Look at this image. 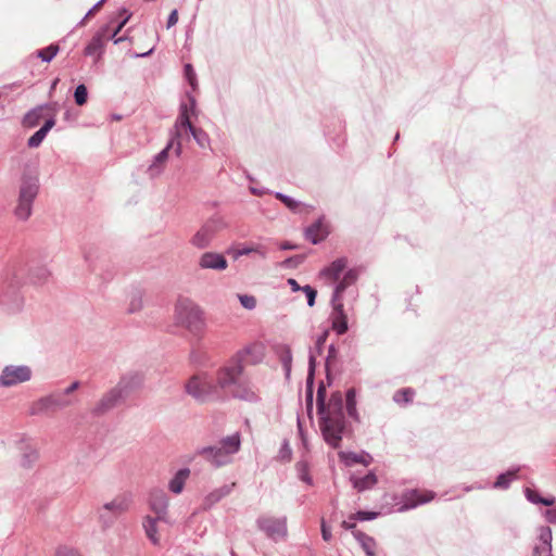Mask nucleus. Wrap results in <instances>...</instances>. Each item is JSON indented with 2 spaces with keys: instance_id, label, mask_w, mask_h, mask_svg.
I'll list each match as a JSON object with an SVG mask.
<instances>
[{
  "instance_id": "1",
  "label": "nucleus",
  "mask_w": 556,
  "mask_h": 556,
  "mask_svg": "<svg viewBox=\"0 0 556 556\" xmlns=\"http://www.w3.org/2000/svg\"><path fill=\"white\" fill-rule=\"evenodd\" d=\"M316 404L319 428L324 440L332 448L340 447L342 437L348 427L343 412L342 393L339 391L333 392L328 403H326V388L324 383H320L317 389Z\"/></svg>"
},
{
  "instance_id": "2",
  "label": "nucleus",
  "mask_w": 556,
  "mask_h": 556,
  "mask_svg": "<svg viewBox=\"0 0 556 556\" xmlns=\"http://www.w3.org/2000/svg\"><path fill=\"white\" fill-rule=\"evenodd\" d=\"M239 356H231L213 376L217 389L223 397L229 393L233 399L255 403L260 400L258 392L254 384L243 375L244 365L238 359Z\"/></svg>"
},
{
  "instance_id": "3",
  "label": "nucleus",
  "mask_w": 556,
  "mask_h": 556,
  "mask_svg": "<svg viewBox=\"0 0 556 556\" xmlns=\"http://www.w3.org/2000/svg\"><path fill=\"white\" fill-rule=\"evenodd\" d=\"M23 274L9 268L2 276L0 282V306L8 314H16L24 306V296L21 293Z\"/></svg>"
},
{
  "instance_id": "4",
  "label": "nucleus",
  "mask_w": 556,
  "mask_h": 556,
  "mask_svg": "<svg viewBox=\"0 0 556 556\" xmlns=\"http://www.w3.org/2000/svg\"><path fill=\"white\" fill-rule=\"evenodd\" d=\"M174 320L192 334H200L205 327L202 308L189 298H179L175 304Z\"/></svg>"
},
{
  "instance_id": "5",
  "label": "nucleus",
  "mask_w": 556,
  "mask_h": 556,
  "mask_svg": "<svg viewBox=\"0 0 556 556\" xmlns=\"http://www.w3.org/2000/svg\"><path fill=\"white\" fill-rule=\"evenodd\" d=\"M241 446V437L238 432L228 435L220 440L219 445L204 446L197 451V454L202 456L214 467L218 468L231 462L233 454L239 452Z\"/></svg>"
},
{
  "instance_id": "6",
  "label": "nucleus",
  "mask_w": 556,
  "mask_h": 556,
  "mask_svg": "<svg viewBox=\"0 0 556 556\" xmlns=\"http://www.w3.org/2000/svg\"><path fill=\"white\" fill-rule=\"evenodd\" d=\"M132 504V495L130 493H121L113 497L110 502L98 507L97 516L101 529L111 528L116 520L126 514Z\"/></svg>"
},
{
  "instance_id": "7",
  "label": "nucleus",
  "mask_w": 556,
  "mask_h": 556,
  "mask_svg": "<svg viewBox=\"0 0 556 556\" xmlns=\"http://www.w3.org/2000/svg\"><path fill=\"white\" fill-rule=\"evenodd\" d=\"M185 391L201 403L222 399L215 379L208 372L192 376L185 384Z\"/></svg>"
},
{
  "instance_id": "8",
  "label": "nucleus",
  "mask_w": 556,
  "mask_h": 556,
  "mask_svg": "<svg viewBox=\"0 0 556 556\" xmlns=\"http://www.w3.org/2000/svg\"><path fill=\"white\" fill-rule=\"evenodd\" d=\"M39 192V179L34 175L24 174L18 189L17 204L14 215L20 220H27L33 212V204Z\"/></svg>"
},
{
  "instance_id": "9",
  "label": "nucleus",
  "mask_w": 556,
  "mask_h": 556,
  "mask_svg": "<svg viewBox=\"0 0 556 556\" xmlns=\"http://www.w3.org/2000/svg\"><path fill=\"white\" fill-rule=\"evenodd\" d=\"M227 227L228 223L225 217L220 214H214L193 235L190 243L197 249H205L210 247L215 236Z\"/></svg>"
},
{
  "instance_id": "10",
  "label": "nucleus",
  "mask_w": 556,
  "mask_h": 556,
  "mask_svg": "<svg viewBox=\"0 0 556 556\" xmlns=\"http://www.w3.org/2000/svg\"><path fill=\"white\" fill-rule=\"evenodd\" d=\"M170 150L174 151L176 156H180L182 153V142H180L178 134L170 135L165 148L152 159L146 170L150 179H155L164 173Z\"/></svg>"
},
{
  "instance_id": "11",
  "label": "nucleus",
  "mask_w": 556,
  "mask_h": 556,
  "mask_svg": "<svg viewBox=\"0 0 556 556\" xmlns=\"http://www.w3.org/2000/svg\"><path fill=\"white\" fill-rule=\"evenodd\" d=\"M182 131H189L200 148H207L210 146L208 135L200 129L192 126L189 116V108L187 104L180 105L179 116L175 123L174 128L170 130V135H179V140L181 141Z\"/></svg>"
},
{
  "instance_id": "12",
  "label": "nucleus",
  "mask_w": 556,
  "mask_h": 556,
  "mask_svg": "<svg viewBox=\"0 0 556 556\" xmlns=\"http://www.w3.org/2000/svg\"><path fill=\"white\" fill-rule=\"evenodd\" d=\"M74 404L71 397H67L62 391L50 393L33 403L30 413L33 415L46 414L63 409Z\"/></svg>"
},
{
  "instance_id": "13",
  "label": "nucleus",
  "mask_w": 556,
  "mask_h": 556,
  "mask_svg": "<svg viewBox=\"0 0 556 556\" xmlns=\"http://www.w3.org/2000/svg\"><path fill=\"white\" fill-rule=\"evenodd\" d=\"M329 336V329L326 328L318 336L314 348L309 349L308 354V376H307V390H306V408L307 412L311 413L313 409V390H312V381L316 367V357L321 354L324 345Z\"/></svg>"
},
{
  "instance_id": "14",
  "label": "nucleus",
  "mask_w": 556,
  "mask_h": 556,
  "mask_svg": "<svg viewBox=\"0 0 556 556\" xmlns=\"http://www.w3.org/2000/svg\"><path fill=\"white\" fill-rule=\"evenodd\" d=\"M33 371L27 365H8L0 374V387L11 388L31 379Z\"/></svg>"
},
{
  "instance_id": "15",
  "label": "nucleus",
  "mask_w": 556,
  "mask_h": 556,
  "mask_svg": "<svg viewBox=\"0 0 556 556\" xmlns=\"http://www.w3.org/2000/svg\"><path fill=\"white\" fill-rule=\"evenodd\" d=\"M143 382L144 377L142 374L130 371L123 375L114 388L119 391L122 397L126 400L131 394L139 391L142 388Z\"/></svg>"
},
{
  "instance_id": "16",
  "label": "nucleus",
  "mask_w": 556,
  "mask_h": 556,
  "mask_svg": "<svg viewBox=\"0 0 556 556\" xmlns=\"http://www.w3.org/2000/svg\"><path fill=\"white\" fill-rule=\"evenodd\" d=\"M124 401L125 400L122 397L119 391L113 387L102 394V396L92 407L91 414L97 417L103 416L117 407Z\"/></svg>"
},
{
  "instance_id": "17",
  "label": "nucleus",
  "mask_w": 556,
  "mask_h": 556,
  "mask_svg": "<svg viewBox=\"0 0 556 556\" xmlns=\"http://www.w3.org/2000/svg\"><path fill=\"white\" fill-rule=\"evenodd\" d=\"M258 528L267 536L277 540L287 535V518L261 517L257 519Z\"/></svg>"
},
{
  "instance_id": "18",
  "label": "nucleus",
  "mask_w": 556,
  "mask_h": 556,
  "mask_svg": "<svg viewBox=\"0 0 556 556\" xmlns=\"http://www.w3.org/2000/svg\"><path fill=\"white\" fill-rule=\"evenodd\" d=\"M434 497L433 492H425L421 493L418 490H410L402 495V503L399 507V511H405L408 509H413L418 505L426 504L430 502Z\"/></svg>"
},
{
  "instance_id": "19",
  "label": "nucleus",
  "mask_w": 556,
  "mask_h": 556,
  "mask_svg": "<svg viewBox=\"0 0 556 556\" xmlns=\"http://www.w3.org/2000/svg\"><path fill=\"white\" fill-rule=\"evenodd\" d=\"M265 355V348L262 343L254 342L239 350L233 356H239L238 359L241 364H258Z\"/></svg>"
},
{
  "instance_id": "20",
  "label": "nucleus",
  "mask_w": 556,
  "mask_h": 556,
  "mask_svg": "<svg viewBox=\"0 0 556 556\" xmlns=\"http://www.w3.org/2000/svg\"><path fill=\"white\" fill-rule=\"evenodd\" d=\"M552 529L547 526L538 528V542L533 547V556H553L552 555Z\"/></svg>"
},
{
  "instance_id": "21",
  "label": "nucleus",
  "mask_w": 556,
  "mask_h": 556,
  "mask_svg": "<svg viewBox=\"0 0 556 556\" xmlns=\"http://www.w3.org/2000/svg\"><path fill=\"white\" fill-rule=\"evenodd\" d=\"M198 265L202 269L223 271L228 267V262L222 253L204 252L199 257Z\"/></svg>"
},
{
  "instance_id": "22",
  "label": "nucleus",
  "mask_w": 556,
  "mask_h": 556,
  "mask_svg": "<svg viewBox=\"0 0 556 556\" xmlns=\"http://www.w3.org/2000/svg\"><path fill=\"white\" fill-rule=\"evenodd\" d=\"M150 508L156 515V519L167 522L168 498L163 491L157 490L151 493Z\"/></svg>"
},
{
  "instance_id": "23",
  "label": "nucleus",
  "mask_w": 556,
  "mask_h": 556,
  "mask_svg": "<svg viewBox=\"0 0 556 556\" xmlns=\"http://www.w3.org/2000/svg\"><path fill=\"white\" fill-rule=\"evenodd\" d=\"M357 277H358V274H357L356 269H349L344 273L342 279L340 281H338L334 287V291H333V294L331 298L332 304L342 303V294H343L344 290L349 286L355 283V281L357 280Z\"/></svg>"
},
{
  "instance_id": "24",
  "label": "nucleus",
  "mask_w": 556,
  "mask_h": 556,
  "mask_svg": "<svg viewBox=\"0 0 556 556\" xmlns=\"http://www.w3.org/2000/svg\"><path fill=\"white\" fill-rule=\"evenodd\" d=\"M331 328L338 333L343 334L348 331V317L343 309V303L332 304Z\"/></svg>"
},
{
  "instance_id": "25",
  "label": "nucleus",
  "mask_w": 556,
  "mask_h": 556,
  "mask_svg": "<svg viewBox=\"0 0 556 556\" xmlns=\"http://www.w3.org/2000/svg\"><path fill=\"white\" fill-rule=\"evenodd\" d=\"M346 265L348 260L345 257L337 258L320 271V276L331 282L338 281Z\"/></svg>"
},
{
  "instance_id": "26",
  "label": "nucleus",
  "mask_w": 556,
  "mask_h": 556,
  "mask_svg": "<svg viewBox=\"0 0 556 556\" xmlns=\"http://www.w3.org/2000/svg\"><path fill=\"white\" fill-rule=\"evenodd\" d=\"M339 458L346 466H353L355 464L368 466L372 460L371 456L367 453L356 454L354 452H339Z\"/></svg>"
},
{
  "instance_id": "27",
  "label": "nucleus",
  "mask_w": 556,
  "mask_h": 556,
  "mask_svg": "<svg viewBox=\"0 0 556 556\" xmlns=\"http://www.w3.org/2000/svg\"><path fill=\"white\" fill-rule=\"evenodd\" d=\"M327 232L321 219L316 220L305 229V238L313 244H317L325 239Z\"/></svg>"
},
{
  "instance_id": "28",
  "label": "nucleus",
  "mask_w": 556,
  "mask_h": 556,
  "mask_svg": "<svg viewBox=\"0 0 556 556\" xmlns=\"http://www.w3.org/2000/svg\"><path fill=\"white\" fill-rule=\"evenodd\" d=\"M190 477V469L189 468H181L179 469L175 476L170 479L168 482V489L174 494H180L184 490V486L186 484V481Z\"/></svg>"
},
{
  "instance_id": "29",
  "label": "nucleus",
  "mask_w": 556,
  "mask_h": 556,
  "mask_svg": "<svg viewBox=\"0 0 556 556\" xmlns=\"http://www.w3.org/2000/svg\"><path fill=\"white\" fill-rule=\"evenodd\" d=\"M55 125L54 117H50L47 119L43 124V126L38 129L27 141V146L29 148H38L42 141L45 140L47 134L50 131V129L53 128Z\"/></svg>"
},
{
  "instance_id": "30",
  "label": "nucleus",
  "mask_w": 556,
  "mask_h": 556,
  "mask_svg": "<svg viewBox=\"0 0 556 556\" xmlns=\"http://www.w3.org/2000/svg\"><path fill=\"white\" fill-rule=\"evenodd\" d=\"M257 254L261 258H266L268 249L262 243H252L243 245L242 248L236 249L233 252L235 260L249 254Z\"/></svg>"
},
{
  "instance_id": "31",
  "label": "nucleus",
  "mask_w": 556,
  "mask_h": 556,
  "mask_svg": "<svg viewBox=\"0 0 556 556\" xmlns=\"http://www.w3.org/2000/svg\"><path fill=\"white\" fill-rule=\"evenodd\" d=\"M353 536L359 543L367 556H376L377 543L372 536L362 531H353Z\"/></svg>"
},
{
  "instance_id": "32",
  "label": "nucleus",
  "mask_w": 556,
  "mask_h": 556,
  "mask_svg": "<svg viewBox=\"0 0 556 556\" xmlns=\"http://www.w3.org/2000/svg\"><path fill=\"white\" fill-rule=\"evenodd\" d=\"M103 37H104V34L103 33H98L96 34L91 40L89 41V43L86 46L85 50H84V53L85 55L87 56H93V55H97V58L99 59L102 54V51H103Z\"/></svg>"
},
{
  "instance_id": "33",
  "label": "nucleus",
  "mask_w": 556,
  "mask_h": 556,
  "mask_svg": "<svg viewBox=\"0 0 556 556\" xmlns=\"http://www.w3.org/2000/svg\"><path fill=\"white\" fill-rule=\"evenodd\" d=\"M50 271L46 266H36L28 271V280L33 285H42L48 281Z\"/></svg>"
},
{
  "instance_id": "34",
  "label": "nucleus",
  "mask_w": 556,
  "mask_h": 556,
  "mask_svg": "<svg viewBox=\"0 0 556 556\" xmlns=\"http://www.w3.org/2000/svg\"><path fill=\"white\" fill-rule=\"evenodd\" d=\"M45 108V105H39L28 111L23 117V126L27 128L36 127L42 118V111Z\"/></svg>"
},
{
  "instance_id": "35",
  "label": "nucleus",
  "mask_w": 556,
  "mask_h": 556,
  "mask_svg": "<svg viewBox=\"0 0 556 556\" xmlns=\"http://www.w3.org/2000/svg\"><path fill=\"white\" fill-rule=\"evenodd\" d=\"M352 482L357 491L363 492L371 489L377 483V477L374 472H368L362 478H352Z\"/></svg>"
},
{
  "instance_id": "36",
  "label": "nucleus",
  "mask_w": 556,
  "mask_h": 556,
  "mask_svg": "<svg viewBox=\"0 0 556 556\" xmlns=\"http://www.w3.org/2000/svg\"><path fill=\"white\" fill-rule=\"evenodd\" d=\"M156 521H159V519L152 518L150 516L146 517L143 520V528L146 534L154 545L159 544L160 542V538L157 535Z\"/></svg>"
},
{
  "instance_id": "37",
  "label": "nucleus",
  "mask_w": 556,
  "mask_h": 556,
  "mask_svg": "<svg viewBox=\"0 0 556 556\" xmlns=\"http://www.w3.org/2000/svg\"><path fill=\"white\" fill-rule=\"evenodd\" d=\"M525 493L527 500L533 504H543L545 506H553L555 504L554 496L542 497L535 490L530 488H527Z\"/></svg>"
},
{
  "instance_id": "38",
  "label": "nucleus",
  "mask_w": 556,
  "mask_h": 556,
  "mask_svg": "<svg viewBox=\"0 0 556 556\" xmlns=\"http://www.w3.org/2000/svg\"><path fill=\"white\" fill-rule=\"evenodd\" d=\"M345 402H346V412H348L349 416L355 420H358V413L356 409V391L354 388H351L346 391Z\"/></svg>"
},
{
  "instance_id": "39",
  "label": "nucleus",
  "mask_w": 556,
  "mask_h": 556,
  "mask_svg": "<svg viewBox=\"0 0 556 556\" xmlns=\"http://www.w3.org/2000/svg\"><path fill=\"white\" fill-rule=\"evenodd\" d=\"M517 471L518 469L508 470L504 473H501L494 482L493 486L496 489H507L510 482L516 478Z\"/></svg>"
},
{
  "instance_id": "40",
  "label": "nucleus",
  "mask_w": 556,
  "mask_h": 556,
  "mask_svg": "<svg viewBox=\"0 0 556 556\" xmlns=\"http://www.w3.org/2000/svg\"><path fill=\"white\" fill-rule=\"evenodd\" d=\"M231 492L230 485H224L219 489L214 490L211 492L206 497L205 502L210 505H213L220 501L223 497L227 496Z\"/></svg>"
},
{
  "instance_id": "41",
  "label": "nucleus",
  "mask_w": 556,
  "mask_h": 556,
  "mask_svg": "<svg viewBox=\"0 0 556 556\" xmlns=\"http://www.w3.org/2000/svg\"><path fill=\"white\" fill-rule=\"evenodd\" d=\"M59 52V46L58 45H50L48 46L47 48L45 49H41V50H38L37 51V56L42 61V62H51L54 56L58 54Z\"/></svg>"
},
{
  "instance_id": "42",
  "label": "nucleus",
  "mask_w": 556,
  "mask_h": 556,
  "mask_svg": "<svg viewBox=\"0 0 556 556\" xmlns=\"http://www.w3.org/2000/svg\"><path fill=\"white\" fill-rule=\"evenodd\" d=\"M414 395H415L414 390H412L409 388L401 389L394 393L393 401L397 404H402V403L406 404V403H409L413 401Z\"/></svg>"
},
{
  "instance_id": "43",
  "label": "nucleus",
  "mask_w": 556,
  "mask_h": 556,
  "mask_svg": "<svg viewBox=\"0 0 556 556\" xmlns=\"http://www.w3.org/2000/svg\"><path fill=\"white\" fill-rule=\"evenodd\" d=\"M279 358L280 362L287 371V374L291 370V364H292V353L289 346H282L279 352Z\"/></svg>"
},
{
  "instance_id": "44",
  "label": "nucleus",
  "mask_w": 556,
  "mask_h": 556,
  "mask_svg": "<svg viewBox=\"0 0 556 556\" xmlns=\"http://www.w3.org/2000/svg\"><path fill=\"white\" fill-rule=\"evenodd\" d=\"M75 102L77 105H84L88 99V91L85 85H78L74 92Z\"/></svg>"
},
{
  "instance_id": "45",
  "label": "nucleus",
  "mask_w": 556,
  "mask_h": 556,
  "mask_svg": "<svg viewBox=\"0 0 556 556\" xmlns=\"http://www.w3.org/2000/svg\"><path fill=\"white\" fill-rule=\"evenodd\" d=\"M377 516H378V513H375V511L359 510L355 514L350 515V520L367 521V520L376 519Z\"/></svg>"
},
{
  "instance_id": "46",
  "label": "nucleus",
  "mask_w": 556,
  "mask_h": 556,
  "mask_svg": "<svg viewBox=\"0 0 556 556\" xmlns=\"http://www.w3.org/2000/svg\"><path fill=\"white\" fill-rule=\"evenodd\" d=\"M38 459V453L35 450L25 452L22 457V466L30 467Z\"/></svg>"
},
{
  "instance_id": "47",
  "label": "nucleus",
  "mask_w": 556,
  "mask_h": 556,
  "mask_svg": "<svg viewBox=\"0 0 556 556\" xmlns=\"http://www.w3.org/2000/svg\"><path fill=\"white\" fill-rule=\"evenodd\" d=\"M185 77L192 87V89H195L197 87V75L191 64H186L184 67Z\"/></svg>"
},
{
  "instance_id": "48",
  "label": "nucleus",
  "mask_w": 556,
  "mask_h": 556,
  "mask_svg": "<svg viewBox=\"0 0 556 556\" xmlns=\"http://www.w3.org/2000/svg\"><path fill=\"white\" fill-rule=\"evenodd\" d=\"M241 305L247 309H254L256 306V299L253 295L239 294Z\"/></svg>"
},
{
  "instance_id": "49",
  "label": "nucleus",
  "mask_w": 556,
  "mask_h": 556,
  "mask_svg": "<svg viewBox=\"0 0 556 556\" xmlns=\"http://www.w3.org/2000/svg\"><path fill=\"white\" fill-rule=\"evenodd\" d=\"M276 198L279 199L283 204H286V206H288L292 211H295L296 207L299 206V203L294 199L281 192H277Z\"/></svg>"
},
{
  "instance_id": "50",
  "label": "nucleus",
  "mask_w": 556,
  "mask_h": 556,
  "mask_svg": "<svg viewBox=\"0 0 556 556\" xmlns=\"http://www.w3.org/2000/svg\"><path fill=\"white\" fill-rule=\"evenodd\" d=\"M54 556H83L77 549L68 546H60Z\"/></svg>"
},
{
  "instance_id": "51",
  "label": "nucleus",
  "mask_w": 556,
  "mask_h": 556,
  "mask_svg": "<svg viewBox=\"0 0 556 556\" xmlns=\"http://www.w3.org/2000/svg\"><path fill=\"white\" fill-rule=\"evenodd\" d=\"M302 291L305 293V295L307 298L308 306H311V307L314 306L316 295H317L316 290L314 288H312L311 286L306 285L302 288Z\"/></svg>"
},
{
  "instance_id": "52",
  "label": "nucleus",
  "mask_w": 556,
  "mask_h": 556,
  "mask_svg": "<svg viewBox=\"0 0 556 556\" xmlns=\"http://www.w3.org/2000/svg\"><path fill=\"white\" fill-rule=\"evenodd\" d=\"M320 531H321L323 540L326 542H330L332 539L331 529L327 526L324 518L321 519V522H320Z\"/></svg>"
},
{
  "instance_id": "53",
  "label": "nucleus",
  "mask_w": 556,
  "mask_h": 556,
  "mask_svg": "<svg viewBox=\"0 0 556 556\" xmlns=\"http://www.w3.org/2000/svg\"><path fill=\"white\" fill-rule=\"evenodd\" d=\"M544 516L549 523L556 525V507L546 509Z\"/></svg>"
},
{
  "instance_id": "54",
  "label": "nucleus",
  "mask_w": 556,
  "mask_h": 556,
  "mask_svg": "<svg viewBox=\"0 0 556 556\" xmlns=\"http://www.w3.org/2000/svg\"><path fill=\"white\" fill-rule=\"evenodd\" d=\"M356 521H357V520H350V518H349L348 520H343V521L341 522V527H342L343 529H345V530H350V531L353 533V531H358V530L356 529Z\"/></svg>"
},
{
  "instance_id": "55",
  "label": "nucleus",
  "mask_w": 556,
  "mask_h": 556,
  "mask_svg": "<svg viewBox=\"0 0 556 556\" xmlns=\"http://www.w3.org/2000/svg\"><path fill=\"white\" fill-rule=\"evenodd\" d=\"M80 387V382L79 381H74L72 382L65 390H63L62 392L67 396L70 397V395L75 392L78 388Z\"/></svg>"
},
{
  "instance_id": "56",
  "label": "nucleus",
  "mask_w": 556,
  "mask_h": 556,
  "mask_svg": "<svg viewBox=\"0 0 556 556\" xmlns=\"http://www.w3.org/2000/svg\"><path fill=\"white\" fill-rule=\"evenodd\" d=\"M300 263H301V257L300 256H292V257L287 258L283 262V266H286V267H295Z\"/></svg>"
},
{
  "instance_id": "57",
  "label": "nucleus",
  "mask_w": 556,
  "mask_h": 556,
  "mask_svg": "<svg viewBox=\"0 0 556 556\" xmlns=\"http://www.w3.org/2000/svg\"><path fill=\"white\" fill-rule=\"evenodd\" d=\"M178 22V11L175 9L170 12L167 20V28L173 27Z\"/></svg>"
},
{
  "instance_id": "58",
  "label": "nucleus",
  "mask_w": 556,
  "mask_h": 556,
  "mask_svg": "<svg viewBox=\"0 0 556 556\" xmlns=\"http://www.w3.org/2000/svg\"><path fill=\"white\" fill-rule=\"evenodd\" d=\"M288 285L291 287V290H292V291H294V292L300 291V290L302 291V288H303V287H301V286L296 282V280H295V279H293V278L288 279Z\"/></svg>"
},
{
  "instance_id": "59",
  "label": "nucleus",
  "mask_w": 556,
  "mask_h": 556,
  "mask_svg": "<svg viewBox=\"0 0 556 556\" xmlns=\"http://www.w3.org/2000/svg\"><path fill=\"white\" fill-rule=\"evenodd\" d=\"M336 348L333 344H331L328 349V356H327V359H326V366L328 367L329 366V362H330V358L332 357H336Z\"/></svg>"
},
{
  "instance_id": "60",
  "label": "nucleus",
  "mask_w": 556,
  "mask_h": 556,
  "mask_svg": "<svg viewBox=\"0 0 556 556\" xmlns=\"http://www.w3.org/2000/svg\"><path fill=\"white\" fill-rule=\"evenodd\" d=\"M140 307H141V300H140V299H137V300H134V301L130 303L129 311H130V312H136V311L140 309Z\"/></svg>"
},
{
  "instance_id": "61",
  "label": "nucleus",
  "mask_w": 556,
  "mask_h": 556,
  "mask_svg": "<svg viewBox=\"0 0 556 556\" xmlns=\"http://www.w3.org/2000/svg\"><path fill=\"white\" fill-rule=\"evenodd\" d=\"M280 249L281 250H294V249H296V245L286 241L280 244Z\"/></svg>"
},
{
  "instance_id": "62",
  "label": "nucleus",
  "mask_w": 556,
  "mask_h": 556,
  "mask_svg": "<svg viewBox=\"0 0 556 556\" xmlns=\"http://www.w3.org/2000/svg\"><path fill=\"white\" fill-rule=\"evenodd\" d=\"M301 480L306 482L307 484H312V478L307 472H302L300 476Z\"/></svg>"
},
{
  "instance_id": "63",
  "label": "nucleus",
  "mask_w": 556,
  "mask_h": 556,
  "mask_svg": "<svg viewBox=\"0 0 556 556\" xmlns=\"http://www.w3.org/2000/svg\"><path fill=\"white\" fill-rule=\"evenodd\" d=\"M126 22H127V18H125L122 23H119V25L117 26V28L114 30V33L111 36L112 39L115 38V36L122 29V27L125 25Z\"/></svg>"
},
{
  "instance_id": "64",
  "label": "nucleus",
  "mask_w": 556,
  "mask_h": 556,
  "mask_svg": "<svg viewBox=\"0 0 556 556\" xmlns=\"http://www.w3.org/2000/svg\"><path fill=\"white\" fill-rule=\"evenodd\" d=\"M104 2H105V0H100V1H98V2H97V3H96V4L90 9V11L94 13L97 10H99V9L102 7V4H103Z\"/></svg>"
}]
</instances>
